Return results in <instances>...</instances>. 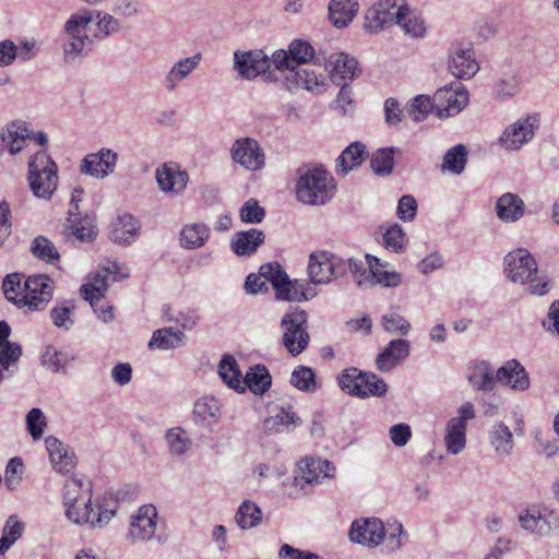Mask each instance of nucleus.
<instances>
[{"instance_id":"obj_60","label":"nucleus","mask_w":559,"mask_h":559,"mask_svg":"<svg viewBox=\"0 0 559 559\" xmlns=\"http://www.w3.org/2000/svg\"><path fill=\"white\" fill-rule=\"evenodd\" d=\"M260 275L266 281L270 282L276 292L280 287L283 286L284 282L287 280L288 275L284 271L283 266L277 263H267L260 267Z\"/></svg>"},{"instance_id":"obj_20","label":"nucleus","mask_w":559,"mask_h":559,"mask_svg":"<svg viewBox=\"0 0 559 559\" xmlns=\"http://www.w3.org/2000/svg\"><path fill=\"white\" fill-rule=\"evenodd\" d=\"M155 179L163 193L179 197L187 189L189 175L177 163L167 162L155 169Z\"/></svg>"},{"instance_id":"obj_43","label":"nucleus","mask_w":559,"mask_h":559,"mask_svg":"<svg viewBox=\"0 0 559 559\" xmlns=\"http://www.w3.org/2000/svg\"><path fill=\"white\" fill-rule=\"evenodd\" d=\"M301 419L293 412L290 406L282 407L276 414L264 420V427L269 432L289 431L300 425Z\"/></svg>"},{"instance_id":"obj_16","label":"nucleus","mask_w":559,"mask_h":559,"mask_svg":"<svg viewBox=\"0 0 559 559\" xmlns=\"http://www.w3.org/2000/svg\"><path fill=\"white\" fill-rule=\"evenodd\" d=\"M504 272L511 282L523 285L527 282H534L538 267L528 250L519 248L506 255Z\"/></svg>"},{"instance_id":"obj_63","label":"nucleus","mask_w":559,"mask_h":559,"mask_svg":"<svg viewBox=\"0 0 559 559\" xmlns=\"http://www.w3.org/2000/svg\"><path fill=\"white\" fill-rule=\"evenodd\" d=\"M265 217V210L255 199H249L240 207V219L247 224H259Z\"/></svg>"},{"instance_id":"obj_23","label":"nucleus","mask_w":559,"mask_h":559,"mask_svg":"<svg viewBox=\"0 0 559 559\" xmlns=\"http://www.w3.org/2000/svg\"><path fill=\"white\" fill-rule=\"evenodd\" d=\"M468 93L457 85L444 86L435 93L436 114L439 118H449L457 115L466 106Z\"/></svg>"},{"instance_id":"obj_61","label":"nucleus","mask_w":559,"mask_h":559,"mask_svg":"<svg viewBox=\"0 0 559 559\" xmlns=\"http://www.w3.org/2000/svg\"><path fill=\"white\" fill-rule=\"evenodd\" d=\"M41 362L52 372H58L67 365V355L63 352L48 345L41 353Z\"/></svg>"},{"instance_id":"obj_33","label":"nucleus","mask_w":559,"mask_h":559,"mask_svg":"<svg viewBox=\"0 0 559 559\" xmlns=\"http://www.w3.org/2000/svg\"><path fill=\"white\" fill-rule=\"evenodd\" d=\"M495 210L501 222L514 223L524 216L525 204L518 194L507 192L498 198Z\"/></svg>"},{"instance_id":"obj_52","label":"nucleus","mask_w":559,"mask_h":559,"mask_svg":"<svg viewBox=\"0 0 559 559\" xmlns=\"http://www.w3.org/2000/svg\"><path fill=\"white\" fill-rule=\"evenodd\" d=\"M394 147H384L377 150L370 158L371 169L380 176L390 175L394 166Z\"/></svg>"},{"instance_id":"obj_53","label":"nucleus","mask_w":559,"mask_h":559,"mask_svg":"<svg viewBox=\"0 0 559 559\" xmlns=\"http://www.w3.org/2000/svg\"><path fill=\"white\" fill-rule=\"evenodd\" d=\"M386 392L388 384L382 378L373 372H366L361 383L359 399L383 397Z\"/></svg>"},{"instance_id":"obj_17","label":"nucleus","mask_w":559,"mask_h":559,"mask_svg":"<svg viewBox=\"0 0 559 559\" xmlns=\"http://www.w3.org/2000/svg\"><path fill=\"white\" fill-rule=\"evenodd\" d=\"M448 69L451 74L461 80L472 79L479 71L474 48L471 44L459 43L449 51Z\"/></svg>"},{"instance_id":"obj_39","label":"nucleus","mask_w":559,"mask_h":559,"mask_svg":"<svg viewBox=\"0 0 559 559\" xmlns=\"http://www.w3.org/2000/svg\"><path fill=\"white\" fill-rule=\"evenodd\" d=\"M367 156L368 153L365 144L361 142L349 144L336 160V173L346 176L349 171L359 167Z\"/></svg>"},{"instance_id":"obj_37","label":"nucleus","mask_w":559,"mask_h":559,"mask_svg":"<svg viewBox=\"0 0 559 559\" xmlns=\"http://www.w3.org/2000/svg\"><path fill=\"white\" fill-rule=\"evenodd\" d=\"M276 298L286 301H304L313 298L317 293L306 280H287L276 293Z\"/></svg>"},{"instance_id":"obj_19","label":"nucleus","mask_w":559,"mask_h":559,"mask_svg":"<svg viewBox=\"0 0 559 559\" xmlns=\"http://www.w3.org/2000/svg\"><path fill=\"white\" fill-rule=\"evenodd\" d=\"M158 513L153 504L140 507L131 516L128 538L133 542H146L153 539L157 528Z\"/></svg>"},{"instance_id":"obj_35","label":"nucleus","mask_w":559,"mask_h":559,"mask_svg":"<svg viewBox=\"0 0 559 559\" xmlns=\"http://www.w3.org/2000/svg\"><path fill=\"white\" fill-rule=\"evenodd\" d=\"M488 441L499 457L510 456L514 449V438L511 429L503 423H495L488 431Z\"/></svg>"},{"instance_id":"obj_46","label":"nucleus","mask_w":559,"mask_h":559,"mask_svg":"<svg viewBox=\"0 0 559 559\" xmlns=\"http://www.w3.org/2000/svg\"><path fill=\"white\" fill-rule=\"evenodd\" d=\"M218 374L224 383L236 392H245V385L238 364L233 356H224L218 365Z\"/></svg>"},{"instance_id":"obj_64","label":"nucleus","mask_w":559,"mask_h":559,"mask_svg":"<svg viewBox=\"0 0 559 559\" xmlns=\"http://www.w3.org/2000/svg\"><path fill=\"white\" fill-rule=\"evenodd\" d=\"M520 91V79L515 74H506L496 84V93L501 98L514 96Z\"/></svg>"},{"instance_id":"obj_27","label":"nucleus","mask_w":559,"mask_h":559,"mask_svg":"<svg viewBox=\"0 0 559 559\" xmlns=\"http://www.w3.org/2000/svg\"><path fill=\"white\" fill-rule=\"evenodd\" d=\"M366 261L370 272L369 286L380 285L381 287L395 288L402 284V274L391 265L374 255L366 254Z\"/></svg>"},{"instance_id":"obj_11","label":"nucleus","mask_w":559,"mask_h":559,"mask_svg":"<svg viewBox=\"0 0 559 559\" xmlns=\"http://www.w3.org/2000/svg\"><path fill=\"white\" fill-rule=\"evenodd\" d=\"M283 84L290 93L305 90L313 95L323 94L329 86L326 75L317 71L310 64L286 71Z\"/></svg>"},{"instance_id":"obj_4","label":"nucleus","mask_w":559,"mask_h":559,"mask_svg":"<svg viewBox=\"0 0 559 559\" xmlns=\"http://www.w3.org/2000/svg\"><path fill=\"white\" fill-rule=\"evenodd\" d=\"M386 535V547L394 551L399 550L403 545V536L405 532L403 525L394 521L388 524L385 530L383 523L379 519H362L355 521L349 531L350 540L367 546L379 545Z\"/></svg>"},{"instance_id":"obj_22","label":"nucleus","mask_w":559,"mask_h":559,"mask_svg":"<svg viewBox=\"0 0 559 559\" xmlns=\"http://www.w3.org/2000/svg\"><path fill=\"white\" fill-rule=\"evenodd\" d=\"M118 154L110 148H100L96 153H90L84 156L79 166L81 175L90 176L95 179H105L116 169Z\"/></svg>"},{"instance_id":"obj_26","label":"nucleus","mask_w":559,"mask_h":559,"mask_svg":"<svg viewBox=\"0 0 559 559\" xmlns=\"http://www.w3.org/2000/svg\"><path fill=\"white\" fill-rule=\"evenodd\" d=\"M0 139L2 147L11 155H16L32 140V130L25 121L15 120L2 129Z\"/></svg>"},{"instance_id":"obj_8","label":"nucleus","mask_w":559,"mask_h":559,"mask_svg":"<svg viewBox=\"0 0 559 559\" xmlns=\"http://www.w3.org/2000/svg\"><path fill=\"white\" fill-rule=\"evenodd\" d=\"M314 60L313 64H321L322 59L316 56L314 48L306 40L294 39L287 50L277 49L273 52V67L277 71H289L300 68Z\"/></svg>"},{"instance_id":"obj_7","label":"nucleus","mask_w":559,"mask_h":559,"mask_svg":"<svg viewBox=\"0 0 559 559\" xmlns=\"http://www.w3.org/2000/svg\"><path fill=\"white\" fill-rule=\"evenodd\" d=\"M307 274L310 284H329L344 275V259L330 251H314L309 255Z\"/></svg>"},{"instance_id":"obj_47","label":"nucleus","mask_w":559,"mask_h":559,"mask_svg":"<svg viewBox=\"0 0 559 559\" xmlns=\"http://www.w3.org/2000/svg\"><path fill=\"white\" fill-rule=\"evenodd\" d=\"M168 451L173 456H183L191 448L192 440L182 427H173L165 433Z\"/></svg>"},{"instance_id":"obj_56","label":"nucleus","mask_w":559,"mask_h":559,"mask_svg":"<svg viewBox=\"0 0 559 559\" xmlns=\"http://www.w3.org/2000/svg\"><path fill=\"white\" fill-rule=\"evenodd\" d=\"M26 429L32 439L37 441L43 438L45 428L47 427V418L40 408H32L26 414Z\"/></svg>"},{"instance_id":"obj_51","label":"nucleus","mask_w":559,"mask_h":559,"mask_svg":"<svg viewBox=\"0 0 559 559\" xmlns=\"http://www.w3.org/2000/svg\"><path fill=\"white\" fill-rule=\"evenodd\" d=\"M290 384L301 392L312 393L318 389L314 371L310 367L298 366L290 377Z\"/></svg>"},{"instance_id":"obj_45","label":"nucleus","mask_w":559,"mask_h":559,"mask_svg":"<svg viewBox=\"0 0 559 559\" xmlns=\"http://www.w3.org/2000/svg\"><path fill=\"white\" fill-rule=\"evenodd\" d=\"M245 390L248 388L254 394L265 393L272 384V378L264 365L251 367L242 378Z\"/></svg>"},{"instance_id":"obj_12","label":"nucleus","mask_w":559,"mask_h":559,"mask_svg":"<svg viewBox=\"0 0 559 559\" xmlns=\"http://www.w3.org/2000/svg\"><path fill=\"white\" fill-rule=\"evenodd\" d=\"M271 67H273V53L269 57L260 49L234 52V69L243 79L252 80L264 74L267 80H272L274 74Z\"/></svg>"},{"instance_id":"obj_6","label":"nucleus","mask_w":559,"mask_h":559,"mask_svg":"<svg viewBox=\"0 0 559 559\" xmlns=\"http://www.w3.org/2000/svg\"><path fill=\"white\" fill-rule=\"evenodd\" d=\"M307 320V312L301 309L286 312L281 320L283 345L293 356L301 354L309 344Z\"/></svg>"},{"instance_id":"obj_29","label":"nucleus","mask_w":559,"mask_h":559,"mask_svg":"<svg viewBox=\"0 0 559 559\" xmlns=\"http://www.w3.org/2000/svg\"><path fill=\"white\" fill-rule=\"evenodd\" d=\"M411 345L407 340L395 338L380 352L376 358V367L381 372H389L408 357Z\"/></svg>"},{"instance_id":"obj_18","label":"nucleus","mask_w":559,"mask_h":559,"mask_svg":"<svg viewBox=\"0 0 559 559\" xmlns=\"http://www.w3.org/2000/svg\"><path fill=\"white\" fill-rule=\"evenodd\" d=\"M537 128L538 119L536 116L522 117L503 130L499 143L509 151L520 150L534 138Z\"/></svg>"},{"instance_id":"obj_55","label":"nucleus","mask_w":559,"mask_h":559,"mask_svg":"<svg viewBox=\"0 0 559 559\" xmlns=\"http://www.w3.org/2000/svg\"><path fill=\"white\" fill-rule=\"evenodd\" d=\"M31 251L36 258L51 264L60 258L55 245L44 236H38L33 240Z\"/></svg>"},{"instance_id":"obj_2","label":"nucleus","mask_w":559,"mask_h":559,"mask_svg":"<svg viewBox=\"0 0 559 559\" xmlns=\"http://www.w3.org/2000/svg\"><path fill=\"white\" fill-rule=\"evenodd\" d=\"M122 25L114 14L84 10L72 13L63 25L62 52L66 62L82 60L93 50L94 39L119 33Z\"/></svg>"},{"instance_id":"obj_31","label":"nucleus","mask_w":559,"mask_h":559,"mask_svg":"<svg viewBox=\"0 0 559 559\" xmlns=\"http://www.w3.org/2000/svg\"><path fill=\"white\" fill-rule=\"evenodd\" d=\"M396 24L405 35L412 38H424L427 35L428 26L424 15L415 9L401 3L399 14L395 15Z\"/></svg>"},{"instance_id":"obj_9","label":"nucleus","mask_w":559,"mask_h":559,"mask_svg":"<svg viewBox=\"0 0 559 559\" xmlns=\"http://www.w3.org/2000/svg\"><path fill=\"white\" fill-rule=\"evenodd\" d=\"M475 417L476 412L473 403L465 402L457 408V416L448 420L444 444L449 453L456 455L465 449L467 421Z\"/></svg>"},{"instance_id":"obj_38","label":"nucleus","mask_w":559,"mask_h":559,"mask_svg":"<svg viewBox=\"0 0 559 559\" xmlns=\"http://www.w3.org/2000/svg\"><path fill=\"white\" fill-rule=\"evenodd\" d=\"M359 10L357 0H331L329 3V19L337 28L346 27Z\"/></svg>"},{"instance_id":"obj_14","label":"nucleus","mask_w":559,"mask_h":559,"mask_svg":"<svg viewBox=\"0 0 559 559\" xmlns=\"http://www.w3.org/2000/svg\"><path fill=\"white\" fill-rule=\"evenodd\" d=\"M231 160L247 171L255 173L265 167V153L260 143L249 136L234 141L229 148Z\"/></svg>"},{"instance_id":"obj_48","label":"nucleus","mask_w":559,"mask_h":559,"mask_svg":"<svg viewBox=\"0 0 559 559\" xmlns=\"http://www.w3.org/2000/svg\"><path fill=\"white\" fill-rule=\"evenodd\" d=\"M466 163V147L463 144H456L444 154L441 170L442 173L460 175L464 171Z\"/></svg>"},{"instance_id":"obj_54","label":"nucleus","mask_w":559,"mask_h":559,"mask_svg":"<svg viewBox=\"0 0 559 559\" xmlns=\"http://www.w3.org/2000/svg\"><path fill=\"white\" fill-rule=\"evenodd\" d=\"M383 246L392 252L403 251L407 243L408 238L404 229L399 224L390 225L383 234Z\"/></svg>"},{"instance_id":"obj_32","label":"nucleus","mask_w":559,"mask_h":559,"mask_svg":"<svg viewBox=\"0 0 559 559\" xmlns=\"http://www.w3.org/2000/svg\"><path fill=\"white\" fill-rule=\"evenodd\" d=\"M496 378L502 385L515 391H525L530 388V378L525 368L515 359L508 360L496 371Z\"/></svg>"},{"instance_id":"obj_10","label":"nucleus","mask_w":559,"mask_h":559,"mask_svg":"<svg viewBox=\"0 0 559 559\" xmlns=\"http://www.w3.org/2000/svg\"><path fill=\"white\" fill-rule=\"evenodd\" d=\"M523 530L539 537H549L559 532V514L548 508L533 506L519 514Z\"/></svg>"},{"instance_id":"obj_36","label":"nucleus","mask_w":559,"mask_h":559,"mask_svg":"<svg viewBox=\"0 0 559 559\" xmlns=\"http://www.w3.org/2000/svg\"><path fill=\"white\" fill-rule=\"evenodd\" d=\"M265 235L262 230L251 228L238 231L230 241L233 252L238 257L251 255L264 242Z\"/></svg>"},{"instance_id":"obj_57","label":"nucleus","mask_w":559,"mask_h":559,"mask_svg":"<svg viewBox=\"0 0 559 559\" xmlns=\"http://www.w3.org/2000/svg\"><path fill=\"white\" fill-rule=\"evenodd\" d=\"M68 221L70 223L71 234L80 241H92L96 237V228L90 218L85 217L82 219L76 216L68 218Z\"/></svg>"},{"instance_id":"obj_30","label":"nucleus","mask_w":559,"mask_h":559,"mask_svg":"<svg viewBox=\"0 0 559 559\" xmlns=\"http://www.w3.org/2000/svg\"><path fill=\"white\" fill-rule=\"evenodd\" d=\"M45 445L53 471L67 474L74 468V453L61 440L55 436H48L45 439Z\"/></svg>"},{"instance_id":"obj_15","label":"nucleus","mask_w":559,"mask_h":559,"mask_svg":"<svg viewBox=\"0 0 559 559\" xmlns=\"http://www.w3.org/2000/svg\"><path fill=\"white\" fill-rule=\"evenodd\" d=\"M52 294L53 283L47 275H32L24 281V295L20 302L27 311H39L47 307Z\"/></svg>"},{"instance_id":"obj_5","label":"nucleus","mask_w":559,"mask_h":559,"mask_svg":"<svg viewBox=\"0 0 559 559\" xmlns=\"http://www.w3.org/2000/svg\"><path fill=\"white\" fill-rule=\"evenodd\" d=\"M58 167L45 150L36 152L28 162V181L34 195L50 199L58 185Z\"/></svg>"},{"instance_id":"obj_34","label":"nucleus","mask_w":559,"mask_h":559,"mask_svg":"<svg viewBox=\"0 0 559 559\" xmlns=\"http://www.w3.org/2000/svg\"><path fill=\"white\" fill-rule=\"evenodd\" d=\"M211 237V228L202 222L185 224L179 233L180 247L186 250L202 248Z\"/></svg>"},{"instance_id":"obj_3","label":"nucleus","mask_w":559,"mask_h":559,"mask_svg":"<svg viewBox=\"0 0 559 559\" xmlns=\"http://www.w3.org/2000/svg\"><path fill=\"white\" fill-rule=\"evenodd\" d=\"M295 192L298 202L320 206L333 199L336 183L333 176L321 167L299 169Z\"/></svg>"},{"instance_id":"obj_21","label":"nucleus","mask_w":559,"mask_h":559,"mask_svg":"<svg viewBox=\"0 0 559 559\" xmlns=\"http://www.w3.org/2000/svg\"><path fill=\"white\" fill-rule=\"evenodd\" d=\"M403 0H380L370 7L365 13L364 28L369 33H378L383 28L396 24L395 15L399 14Z\"/></svg>"},{"instance_id":"obj_44","label":"nucleus","mask_w":559,"mask_h":559,"mask_svg":"<svg viewBox=\"0 0 559 559\" xmlns=\"http://www.w3.org/2000/svg\"><path fill=\"white\" fill-rule=\"evenodd\" d=\"M468 381L477 391H492L498 382L496 372L487 361L477 362L468 374Z\"/></svg>"},{"instance_id":"obj_42","label":"nucleus","mask_w":559,"mask_h":559,"mask_svg":"<svg viewBox=\"0 0 559 559\" xmlns=\"http://www.w3.org/2000/svg\"><path fill=\"white\" fill-rule=\"evenodd\" d=\"M221 416V404L214 396H203L195 401L193 417L197 424L211 426Z\"/></svg>"},{"instance_id":"obj_50","label":"nucleus","mask_w":559,"mask_h":559,"mask_svg":"<svg viewBox=\"0 0 559 559\" xmlns=\"http://www.w3.org/2000/svg\"><path fill=\"white\" fill-rule=\"evenodd\" d=\"M366 372L355 367L344 369L337 377L338 386L348 395L359 397Z\"/></svg>"},{"instance_id":"obj_58","label":"nucleus","mask_w":559,"mask_h":559,"mask_svg":"<svg viewBox=\"0 0 559 559\" xmlns=\"http://www.w3.org/2000/svg\"><path fill=\"white\" fill-rule=\"evenodd\" d=\"M432 110L436 111L435 96L430 98L427 95H418L413 99L408 114L413 120L423 121Z\"/></svg>"},{"instance_id":"obj_24","label":"nucleus","mask_w":559,"mask_h":559,"mask_svg":"<svg viewBox=\"0 0 559 559\" xmlns=\"http://www.w3.org/2000/svg\"><path fill=\"white\" fill-rule=\"evenodd\" d=\"M322 61L331 81L336 85L352 82L359 72L357 60L344 52H333L328 58H322Z\"/></svg>"},{"instance_id":"obj_49","label":"nucleus","mask_w":559,"mask_h":559,"mask_svg":"<svg viewBox=\"0 0 559 559\" xmlns=\"http://www.w3.org/2000/svg\"><path fill=\"white\" fill-rule=\"evenodd\" d=\"M235 520L241 530H250L262 521V510L250 500H245L238 508Z\"/></svg>"},{"instance_id":"obj_40","label":"nucleus","mask_w":559,"mask_h":559,"mask_svg":"<svg viewBox=\"0 0 559 559\" xmlns=\"http://www.w3.org/2000/svg\"><path fill=\"white\" fill-rule=\"evenodd\" d=\"M140 228L138 218L131 214H123L115 223L110 238L116 243L130 245L136 239Z\"/></svg>"},{"instance_id":"obj_59","label":"nucleus","mask_w":559,"mask_h":559,"mask_svg":"<svg viewBox=\"0 0 559 559\" xmlns=\"http://www.w3.org/2000/svg\"><path fill=\"white\" fill-rule=\"evenodd\" d=\"M2 288L5 298L19 308H22L20 300L24 295V284H21L20 276L17 274L8 275L3 281Z\"/></svg>"},{"instance_id":"obj_41","label":"nucleus","mask_w":559,"mask_h":559,"mask_svg":"<svg viewBox=\"0 0 559 559\" xmlns=\"http://www.w3.org/2000/svg\"><path fill=\"white\" fill-rule=\"evenodd\" d=\"M186 344V335L175 328H163L153 332L148 342L150 349H174Z\"/></svg>"},{"instance_id":"obj_25","label":"nucleus","mask_w":559,"mask_h":559,"mask_svg":"<svg viewBox=\"0 0 559 559\" xmlns=\"http://www.w3.org/2000/svg\"><path fill=\"white\" fill-rule=\"evenodd\" d=\"M120 266L117 261H109L106 266L96 272L88 281L81 287V293L90 305H97L100 297H105L108 289V276L115 275L119 272Z\"/></svg>"},{"instance_id":"obj_62","label":"nucleus","mask_w":559,"mask_h":559,"mask_svg":"<svg viewBox=\"0 0 559 559\" xmlns=\"http://www.w3.org/2000/svg\"><path fill=\"white\" fill-rule=\"evenodd\" d=\"M382 325L386 332L401 335H407L412 328L408 320L396 312L382 316Z\"/></svg>"},{"instance_id":"obj_28","label":"nucleus","mask_w":559,"mask_h":559,"mask_svg":"<svg viewBox=\"0 0 559 559\" xmlns=\"http://www.w3.org/2000/svg\"><path fill=\"white\" fill-rule=\"evenodd\" d=\"M201 60L202 56L200 52L177 60L163 79L165 90L168 93L175 92L179 84L187 80L200 66Z\"/></svg>"},{"instance_id":"obj_13","label":"nucleus","mask_w":559,"mask_h":559,"mask_svg":"<svg viewBox=\"0 0 559 559\" xmlns=\"http://www.w3.org/2000/svg\"><path fill=\"white\" fill-rule=\"evenodd\" d=\"M334 467L332 464L322 459L307 457L298 464L295 476L292 480L294 491L290 496H297L300 491H305L306 485L321 484L325 478L333 477Z\"/></svg>"},{"instance_id":"obj_1","label":"nucleus","mask_w":559,"mask_h":559,"mask_svg":"<svg viewBox=\"0 0 559 559\" xmlns=\"http://www.w3.org/2000/svg\"><path fill=\"white\" fill-rule=\"evenodd\" d=\"M62 500L66 516L71 523L88 525L93 530L106 527L118 510V501L112 496H102L93 500L92 483L79 475L64 481Z\"/></svg>"}]
</instances>
